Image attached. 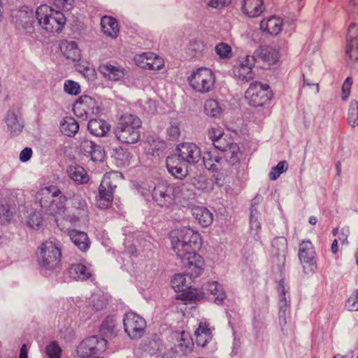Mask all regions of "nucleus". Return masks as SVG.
Listing matches in <instances>:
<instances>
[{"instance_id": "obj_23", "label": "nucleus", "mask_w": 358, "mask_h": 358, "mask_svg": "<svg viewBox=\"0 0 358 358\" xmlns=\"http://www.w3.org/2000/svg\"><path fill=\"white\" fill-rule=\"evenodd\" d=\"M99 71L106 79L112 81H118L126 74V70L123 67L110 63L101 64L99 66Z\"/></svg>"}, {"instance_id": "obj_36", "label": "nucleus", "mask_w": 358, "mask_h": 358, "mask_svg": "<svg viewBox=\"0 0 358 358\" xmlns=\"http://www.w3.org/2000/svg\"><path fill=\"white\" fill-rule=\"evenodd\" d=\"M68 173L69 177L77 184H85L90 180L85 169L78 165L69 166Z\"/></svg>"}, {"instance_id": "obj_7", "label": "nucleus", "mask_w": 358, "mask_h": 358, "mask_svg": "<svg viewBox=\"0 0 358 358\" xmlns=\"http://www.w3.org/2000/svg\"><path fill=\"white\" fill-rule=\"evenodd\" d=\"M273 96L269 85L258 81L252 83L245 92L246 102L253 107H262L268 104Z\"/></svg>"}, {"instance_id": "obj_34", "label": "nucleus", "mask_w": 358, "mask_h": 358, "mask_svg": "<svg viewBox=\"0 0 358 358\" xmlns=\"http://www.w3.org/2000/svg\"><path fill=\"white\" fill-rule=\"evenodd\" d=\"M208 136L216 149L224 148V145H227V136H224V131L220 127H212L208 129Z\"/></svg>"}, {"instance_id": "obj_24", "label": "nucleus", "mask_w": 358, "mask_h": 358, "mask_svg": "<svg viewBox=\"0 0 358 358\" xmlns=\"http://www.w3.org/2000/svg\"><path fill=\"white\" fill-rule=\"evenodd\" d=\"M224 148H217L223 152L224 162H227L230 165H234L238 163L241 157V152L237 143H233L231 140L226 141Z\"/></svg>"}, {"instance_id": "obj_62", "label": "nucleus", "mask_w": 358, "mask_h": 358, "mask_svg": "<svg viewBox=\"0 0 358 358\" xmlns=\"http://www.w3.org/2000/svg\"><path fill=\"white\" fill-rule=\"evenodd\" d=\"M349 234V230L347 229H342L341 234L338 236V239L341 242L342 244H344L347 243V238Z\"/></svg>"}, {"instance_id": "obj_32", "label": "nucleus", "mask_w": 358, "mask_h": 358, "mask_svg": "<svg viewBox=\"0 0 358 358\" xmlns=\"http://www.w3.org/2000/svg\"><path fill=\"white\" fill-rule=\"evenodd\" d=\"M101 27L102 32L108 37L115 38L119 34V26L117 20L111 17L105 15L101 20Z\"/></svg>"}, {"instance_id": "obj_11", "label": "nucleus", "mask_w": 358, "mask_h": 358, "mask_svg": "<svg viewBox=\"0 0 358 358\" xmlns=\"http://www.w3.org/2000/svg\"><path fill=\"white\" fill-rule=\"evenodd\" d=\"M299 258L306 273H313L317 269L316 252L313 243L303 241L299 245Z\"/></svg>"}, {"instance_id": "obj_17", "label": "nucleus", "mask_w": 358, "mask_h": 358, "mask_svg": "<svg viewBox=\"0 0 358 358\" xmlns=\"http://www.w3.org/2000/svg\"><path fill=\"white\" fill-rule=\"evenodd\" d=\"M176 153L188 164H194L201 159V149L193 143H182L178 144Z\"/></svg>"}, {"instance_id": "obj_28", "label": "nucleus", "mask_w": 358, "mask_h": 358, "mask_svg": "<svg viewBox=\"0 0 358 358\" xmlns=\"http://www.w3.org/2000/svg\"><path fill=\"white\" fill-rule=\"evenodd\" d=\"M203 110L207 116L220 119L224 115L225 106L215 99H208L204 102Z\"/></svg>"}, {"instance_id": "obj_48", "label": "nucleus", "mask_w": 358, "mask_h": 358, "mask_svg": "<svg viewBox=\"0 0 358 358\" xmlns=\"http://www.w3.org/2000/svg\"><path fill=\"white\" fill-rule=\"evenodd\" d=\"M46 354L50 358H60L61 349L55 342H52L46 347Z\"/></svg>"}, {"instance_id": "obj_45", "label": "nucleus", "mask_w": 358, "mask_h": 358, "mask_svg": "<svg viewBox=\"0 0 358 358\" xmlns=\"http://www.w3.org/2000/svg\"><path fill=\"white\" fill-rule=\"evenodd\" d=\"M216 54L220 58L226 59L232 57L231 47L226 43H220L215 48Z\"/></svg>"}, {"instance_id": "obj_60", "label": "nucleus", "mask_w": 358, "mask_h": 358, "mask_svg": "<svg viewBox=\"0 0 358 358\" xmlns=\"http://www.w3.org/2000/svg\"><path fill=\"white\" fill-rule=\"evenodd\" d=\"M17 117L15 115V113L13 111H9L7 113V116H6L7 124L9 127H13L17 124Z\"/></svg>"}, {"instance_id": "obj_63", "label": "nucleus", "mask_w": 358, "mask_h": 358, "mask_svg": "<svg viewBox=\"0 0 358 358\" xmlns=\"http://www.w3.org/2000/svg\"><path fill=\"white\" fill-rule=\"evenodd\" d=\"M275 168L276 170H278V171H280L282 173L287 169V163L286 161H281L277 164L276 166H275Z\"/></svg>"}, {"instance_id": "obj_20", "label": "nucleus", "mask_w": 358, "mask_h": 358, "mask_svg": "<svg viewBox=\"0 0 358 358\" xmlns=\"http://www.w3.org/2000/svg\"><path fill=\"white\" fill-rule=\"evenodd\" d=\"M345 54L350 61L358 60V27L355 24H351L348 28Z\"/></svg>"}, {"instance_id": "obj_13", "label": "nucleus", "mask_w": 358, "mask_h": 358, "mask_svg": "<svg viewBox=\"0 0 358 358\" xmlns=\"http://www.w3.org/2000/svg\"><path fill=\"white\" fill-rule=\"evenodd\" d=\"M124 331L131 338H141L146 328V322L138 315L129 312L124 317Z\"/></svg>"}, {"instance_id": "obj_16", "label": "nucleus", "mask_w": 358, "mask_h": 358, "mask_svg": "<svg viewBox=\"0 0 358 358\" xmlns=\"http://www.w3.org/2000/svg\"><path fill=\"white\" fill-rule=\"evenodd\" d=\"M134 61L138 66L144 69L159 71L164 66V59L151 52L136 55Z\"/></svg>"}, {"instance_id": "obj_26", "label": "nucleus", "mask_w": 358, "mask_h": 358, "mask_svg": "<svg viewBox=\"0 0 358 358\" xmlns=\"http://www.w3.org/2000/svg\"><path fill=\"white\" fill-rule=\"evenodd\" d=\"M202 289L201 294L203 296V295H212L213 299H215V303L217 304L221 303L226 298L222 286L216 281L208 282L203 285Z\"/></svg>"}, {"instance_id": "obj_41", "label": "nucleus", "mask_w": 358, "mask_h": 358, "mask_svg": "<svg viewBox=\"0 0 358 358\" xmlns=\"http://www.w3.org/2000/svg\"><path fill=\"white\" fill-rule=\"evenodd\" d=\"M178 342V348L184 354H187L192 351L194 343L187 332H181Z\"/></svg>"}, {"instance_id": "obj_58", "label": "nucleus", "mask_w": 358, "mask_h": 358, "mask_svg": "<svg viewBox=\"0 0 358 358\" xmlns=\"http://www.w3.org/2000/svg\"><path fill=\"white\" fill-rule=\"evenodd\" d=\"M232 0H210L208 6L214 8H222L228 6Z\"/></svg>"}, {"instance_id": "obj_30", "label": "nucleus", "mask_w": 358, "mask_h": 358, "mask_svg": "<svg viewBox=\"0 0 358 358\" xmlns=\"http://www.w3.org/2000/svg\"><path fill=\"white\" fill-rule=\"evenodd\" d=\"M60 50L65 58L70 62H75L80 59V50L74 41H62L60 44Z\"/></svg>"}, {"instance_id": "obj_42", "label": "nucleus", "mask_w": 358, "mask_h": 358, "mask_svg": "<svg viewBox=\"0 0 358 358\" xmlns=\"http://www.w3.org/2000/svg\"><path fill=\"white\" fill-rule=\"evenodd\" d=\"M27 225L31 229L38 230L43 224V217L38 212L30 213L26 220Z\"/></svg>"}, {"instance_id": "obj_49", "label": "nucleus", "mask_w": 358, "mask_h": 358, "mask_svg": "<svg viewBox=\"0 0 358 358\" xmlns=\"http://www.w3.org/2000/svg\"><path fill=\"white\" fill-rule=\"evenodd\" d=\"M64 90L69 94L76 95L80 92V85L73 80H66L64 83Z\"/></svg>"}, {"instance_id": "obj_12", "label": "nucleus", "mask_w": 358, "mask_h": 358, "mask_svg": "<svg viewBox=\"0 0 358 358\" xmlns=\"http://www.w3.org/2000/svg\"><path fill=\"white\" fill-rule=\"evenodd\" d=\"M256 59L252 55L240 57L234 65L232 72L234 76L244 82H248L254 78L253 68Z\"/></svg>"}, {"instance_id": "obj_21", "label": "nucleus", "mask_w": 358, "mask_h": 358, "mask_svg": "<svg viewBox=\"0 0 358 358\" xmlns=\"http://www.w3.org/2000/svg\"><path fill=\"white\" fill-rule=\"evenodd\" d=\"M60 189L55 185L40 189L36 195V201L43 208L48 209L55 196L59 195Z\"/></svg>"}, {"instance_id": "obj_57", "label": "nucleus", "mask_w": 358, "mask_h": 358, "mask_svg": "<svg viewBox=\"0 0 358 358\" xmlns=\"http://www.w3.org/2000/svg\"><path fill=\"white\" fill-rule=\"evenodd\" d=\"M53 3L64 10H71L73 7V0H52Z\"/></svg>"}, {"instance_id": "obj_25", "label": "nucleus", "mask_w": 358, "mask_h": 358, "mask_svg": "<svg viewBox=\"0 0 358 358\" xmlns=\"http://www.w3.org/2000/svg\"><path fill=\"white\" fill-rule=\"evenodd\" d=\"M203 158L204 166L208 170L218 171L224 166V160L215 149L205 152Z\"/></svg>"}, {"instance_id": "obj_29", "label": "nucleus", "mask_w": 358, "mask_h": 358, "mask_svg": "<svg viewBox=\"0 0 358 358\" xmlns=\"http://www.w3.org/2000/svg\"><path fill=\"white\" fill-rule=\"evenodd\" d=\"M258 56L268 67L275 64L280 59L278 50L270 46L261 47L258 50Z\"/></svg>"}, {"instance_id": "obj_50", "label": "nucleus", "mask_w": 358, "mask_h": 358, "mask_svg": "<svg viewBox=\"0 0 358 358\" xmlns=\"http://www.w3.org/2000/svg\"><path fill=\"white\" fill-rule=\"evenodd\" d=\"M345 306L350 311L358 310V289L350 295L346 302Z\"/></svg>"}, {"instance_id": "obj_19", "label": "nucleus", "mask_w": 358, "mask_h": 358, "mask_svg": "<svg viewBox=\"0 0 358 358\" xmlns=\"http://www.w3.org/2000/svg\"><path fill=\"white\" fill-rule=\"evenodd\" d=\"M265 11L266 6L264 0H242L241 2V12L246 18H258Z\"/></svg>"}, {"instance_id": "obj_18", "label": "nucleus", "mask_w": 358, "mask_h": 358, "mask_svg": "<svg viewBox=\"0 0 358 358\" xmlns=\"http://www.w3.org/2000/svg\"><path fill=\"white\" fill-rule=\"evenodd\" d=\"M166 162L169 172L176 178L182 180L187 176L189 164L176 152L169 156Z\"/></svg>"}, {"instance_id": "obj_52", "label": "nucleus", "mask_w": 358, "mask_h": 358, "mask_svg": "<svg viewBox=\"0 0 358 358\" xmlns=\"http://www.w3.org/2000/svg\"><path fill=\"white\" fill-rule=\"evenodd\" d=\"M352 85V79L350 77H348L342 86V99L346 100L350 94V90Z\"/></svg>"}, {"instance_id": "obj_3", "label": "nucleus", "mask_w": 358, "mask_h": 358, "mask_svg": "<svg viewBox=\"0 0 358 358\" xmlns=\"http://www.w3.org/2000/svg\"><path fill=\"white\" fill-rule=\"evenodd\" d=\"M141 124V120L138 116L124 113L120 117L115 129V136L123 143H136L140 139Z\"/></svg>"}, {"instance_id": "obj_31", "label": "nucleus", "mask_w": 358, "mask_h": 358, "mask_svg": "<svg viewBox=\"0 0 358 358\" xmlns=\"http://www.w3.org/2000/svg\"><path fill=\"white\" fill-rule=\"evenodd\" d=\"M110 125L103 119H91L87 124V129L95 136H104L110 130Z\"/></svg>"}, {"instance_id": "obj_55", "label": "nucleus", "mask_w": 358, "mask_h": 358, "mask_svg": "<svg viewBox=\"0 0 358 358\" xmlns=\"http://www.w3.org/2000/svg\"><path fill=\"white\" fill-rule=\"evenodd\" d=\"M92 303H93V308L96 310H102L106 306L105 300L100 296H93Z\"/></svg>"}, {"instance_id": "obj_38", "label": "nucleus", "mask_w": 358, "mask_h": 358, "mask_svg": "<svg viewBox=\"0 0 358 358\" xmlns=\"http://www.w3.org/2000/svg\"><path fill=\"white\" fill-rule=\"evenodd\" d=\"M61 131L68 136H74L79 129L78 123L72 117H66L61 124Z\"/></svg>"}, {"instance_id": "obj_37", "label": "nucleus", "mask_w": 358, "mask_h": 358, "mask_svg": "<svg viewBox=\"0 0 358 358\" xmlns=\"http://www.w3.org/2000/svg\"><path fill=\"white\" fill-rule=\"evenodd\" d=\"M69 273L70 276L75 280H86L91 277V273L87 268L81 264H72Z\"/></svg>"}, {"instance_id": "obj_40", "label": "nucleus", "mask_w": 358, "mask_h": 358, "mask_svg": "<svg viewBox=\"0 0 358 358\" xmlns=\"http://www.w3.org/2000/svg\"><path fill=\"white\" fill-rule=\"evenodd\" d=\"M171 285L176 292H180L188 288L191 285L190 278L187 280L185 275L176 274L171 280Z\"/></svg>"}, {"instance_id": "obj_59", "label": "nucleus", "mask_w": 358, "mask_h": 358, "mask_svg": "<svg viewBox=\"0 0 358 358\" xmlns=\"http://www.w3.org/2000/svg\"><path fill=\"white\" fill-rule=\"evenodd\" d=\"M32 155V150L30 148H25L20 154V159L22 162L29 161Z\"/></svg>"}, {"instance_id": "obj_44", "label": "nucleus", "mask_w": 358, "mask_h": 358, "mask_svg": "<svg viewBox=\"0 0 358 358\" xmlns=\"http://www.w3.org/2000/svg\"><path fill=\"white\" fill-rule=\"evenodd\" d=\"M78 71L81 73L88 80H93L95 78L96 72L94 68H92L87 62H81L76 66Z\"/></svg>"}, {"instance_id": "obj_43", "label": "nucleus", "mask_w": 358, "mask_h": 358, "mask_svg": "<svg viewBox=\"0 0 358 358\" xmlns=\"http://www.w3.org/2000/svg\"><path fill=\"white\" fill-rule=\"evenodd\" d=\"M116 322L113 317H107L102 322L101 331L106 336H112L116 330Z\"/></svg>"}, {"instance_id": "obj_39", "label": "nucleus", "mask_w": 358, "mask_h": 358, "mask_svg": "<svg viewBox=\"0 0 358 358\" xmlns=\"http://www.w3.org/2000/svg\"><path fill=\"white\" fill-rule=\"evenodd\" d=\"M180 293L177 294L176 299L181 300L185 302L193 301L195 300H200L203 298L201 292L196 289H192L190 287L180 291Z\"/></svg>"}, {"instance_id": "obj_8", "label": "nucleus", "mask_w": 358, "mask_h": 358, "mask_svg": "<svg viewBox=\"0 0 358 358\" xmlns=\"http://www.w3.org/2000/svg\"><path fill=\"white\" fill-rule=\"evenodd\" d=\"M116 187L111 174H105L99 187V195L96 199L99 208L106 209L112 206Z\"/></svg>"}, {"instance_id": "obj_10", "label": "nucleus", "mask_w": 358, "mask_h": 358, "mask_svg": "<svg viewBox=\"0 0 358 358\" xmlns=\"http://www.w3.org/2000/svg\"><path fill=\"white\" fill-rule=\"evenodd\" d=\"M67 200V197L60 191L59 195L55 196L47 209L49 214L54 217L55 222L62 230L65 227L63 222L67 221V217L69 215V209L66 207Z\"/></svg>"}, {"instance_id": "obj_51", "label": "nucleus", "mask_w": 358, "mask_h": 358, "mask_svg": "<svg viewBox=\"0 0 358 358\" xmlns=\"http://www.w3.org/2000/svg\"><path fill=\"white\" fill-rule=\"evenodd\" d=\"M88 157L94 162H102L105 157V152L101 145H96Z\"/></svg>"}, {"instance_id": "obj_6", "label": "nucleus", "mask_w": 358, "mask_h": 358, "mask_svg": "<svg viewBox=\"0 0 358 358\" xmlns=\"http://www.w3.org/2000/svg\"><path fill=\"white\" fill-rule=\"evenodd\" d=\"M184 185L182 184L159 183L153 191V199L162 207H169L182 196Z\"/></svg>"}, {"instance_id": "obj_61", "label": "nucleus", "mask_w": 358, "mask_h": 358, "mask_svg": "<svg viewBox=\"0 0 358 358\" xmlns=\"http://www.w3.org/2000/svg\"><path fill=\"white\" fill-rule=\"evenodd\" d=\"M347 9L352 14H358V0H349Z\"/></svg>"}, {"instance_id": "obj_64", "label": "nucleus", "mask_w": 358, "mask_h": 358, "mask_svg": "<svg viewBox=\"0 0 358 358\" xmlns=\"http://www.w3.org/2000/svg\"><path fill=\"white\" fill-rule=\"evenodd\" d=\"M19 358H28V350L25 344L22 345L20 349Z\"/></svg>"}, {"instance_id": "obj_14", "label": "nucleus", "mask_w": 358, "mask_h": 358, "mask_svg": "<svg viewBox=\"0 0 358 358\" xmlns=\"http://www.w3.org/2000/svg\"><path fill=\"white\" fill-rule=\"evenodd\" d=\"M70 207L69 215L67 217V222L76 224L80 220V218L87 215V205L86 200L79 193H73L69 197Z\"/></svg>"}, {"instance_id": "obj_47", "label": "nucleus", "mask_w": 358, "mask_h": 358, "mask_svg": "<svg viewBox=\"0 0 358 358\" xmlns=\"http://www.w3.org/2000/svg\"><path fill=\"white\" fill-rule=\"evenodd\" d=\"M348 122L352 127L358 126V105L357 103L350 105Z\"/></svg>"}, {"instance_id": "obj_22", "label": "nucleus", "mask_w": 358, "mask_h": 358, "mask_svg": "<svg viewBox=\"0 0 358 358\" xmlns=\"http://www.w3.org/2000/svg\"><path fill=\"white\" fill-rule=\"evenodd\" d=\"M283 21L277 16L271 15L263 18L259 23V29L268 34L276 36L282 29Z\"/></svg>"}, {"instance_id": "obj_56", "label": "nucleus", "mask_w": 358, "mask_h": 358, "mask_svg": "<svg viewBox=\"0 0 358 358\" xmlns=\"http://www.w3.org/2000/svg\"><path fill=\"white\" fill-rule=\"evenodd\" d=\"M205 45L201 40L194 39L189 42V50L195 52H201L204 50Z\"/></svg>"}, {"instance_id": "obj_5", "label": "nucleus", "mask_w": 358, "mask_h": 358, "mask_svg": "<svg viewBox=\"0 0 358 358\" xmlns=\"http://www.w3.org/2000/svg\"><path fill=\"white\" fill-rule=\"evenodd\" d=\"M187 81L193 91L203 94L214 90L216 76L210 69L201 67L191 73Z\"/></svg>"}, {"instance_id": "obj_35", "label": "nucleus", "mask_w": 358, "mask_h": 358, "mask_svg": "<svg viewBox=\"0 0 358 358\" xmlns=\"http://www.w3.org/2000/svg\"><path fill=\"white\" fill-rule=\"evenodd\" d=\"M69 234L71 241L80 250L86 251L89 249L90 242L85 232L73 229Z\"/></svg>"}, {"instance_id": "obj_46", "label": "nucleus", "mask_w": 358, "mask_h": 358, "mask_svg": "<svg viewBox=\"0 0 358 358\" xmlns=\"http://www.w3.org/2000/svg\"><path fill=\"white\" fill-rule=\"evenodd\" d=\"M167 137L169 140H176L180 135V124L176 120H172L166 129Z\"/></svg>"}, {"instance_id": "obj_27", "label": "nucleus", "mask_w": 358, "mask_h": 358, "mask_svg": "<svg viewBox=\"0 0 358 358\" xmlns=\"http://www.w3.org/2000/svg\"><path fill=\"white\" fill-rule=\"evenodd\" d=\"M191 213L197 223L202 227L210 226L213 221V215L208 209L203 206L192 207Z\"/></svg>"}, {"instance_id": "obj_1", "label": "nucleus", "mask_w": 358, "mask_h": 358, "mask_svg": "<svg viewBox=\"0 0 358 358\" xmlns=\"http://www.w3.org/2000/svg\"><path fill=\"white\" fill-rule=\"evenodd\" d=\"M171 247L178 257L182 259L187 275L192 278L199 276L205 266L203 258L196 251L202 245L201 234L189 227L171 231L170 233Z\"/></svg>"}, {"instance_id": "obj_33", "label": "nucleus", "mask_w": 358, "mask_h": 358, "mask_svg": "<svg viewBox=\"0 0 358 358\" xmlns=\"http://www.w3.org/2000/svg\"><path fill=\"white\" fill-rule=\"evenodd\" d=\"M195 341L198 345L204 347L212 340L210 329L206 322H200L194 331Z\"/></svg>"}, {"instance_id": "obj_9", "label": "nucleus", "mask_w": 358, "mask_h": 358, "mask_svg": "<svg viewBox=\"0 0 358 358\" xmlns=\"http://www.w3.org/2000/svg\"><path fill=\"white\" fill-rule=\"evenodd\" d=\"M107 341L96 336H91L83 340L78 346V352L86 357L99 358L106 350Z\"/></svg>"}, {"instance_id": "obj_4", "label": "nucleus", "mask_w": 358, "mask_h": 358, "mask_svg": "<svg viewBox=\"0 0 358 358\" xmlns=\"http://www.w3.org/2000/svg\"><path fill=\"white\" fill-rule=\"evenodd\" d=\"M39 265L45 270L55 271L61 268L62 247L59 242L47 240L38 248Z\"/></svg>"}, {"instance_id": "obj_15", "label": "nucleus", "mask_w": 358, "mask_h": 358, "mask_svg": "<svg viewBox=\"0 0 358 358\" xmlns=\"http://www.w3.org/2000/svg\"><path fill=\"white\" fill-rule=\"evenodd\" d=\"M75 115L80 118L86 117L89 114L96 115L101 109L98 101L88 95H83L75 102L73 107Z\"/></svg>"}, {"instance_id": "obj_2", "label": "nucleus", "mask_w": 358, "mask_h": 358, "mask_svg": "<svg viewBox=\"0 0 358 358\" xmlns=\"http://www.w3.org/2000/svg\"><path fill=\"white\" fill-rule=\"evenodd\" d=\"M36 17L41 31L48 36H57L64 29L67 19L64 13L46 4L36 8Z\"/></svg>"}, {"instance_id": "obj_54", "label": "nucleus", "mask_w": 358, "mask_h": 358, "mask_svg": "<svg viewBox=\"0 0 358 358\" xmlns=\"http://www.w3.org/2000/svg\"><path fill=\"white\" fill-rule=\"evenodd\" d=\"M210 185V181L204 176H199L194 182V185L201 189H208Z\"/></svg>"}, {"instance_id": "obj_53", "label": "nucleus", "mask_w": 358, "mask_h": 358, "mask_svg": "<svg viewBox=\"0 0 358 358\" xmlns=\"http://www.w3.org/2000/svg\"><path fill=\"white\" fill-rule=\"evenodd\" d=\"M96 145L94 142L86 139L83 141L80 148L85 155L88 157Z\"/></svg>"}]
</instances>
